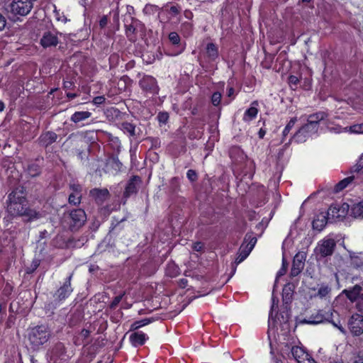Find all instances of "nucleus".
Returning <instances> with one entry per match:
<instances>
[{
    "mask_svg": "<svg viewBox=\"0 0 363 363\" xmlns=\"http://www.w3.org/2000/svg\"><path fill=\"white\" fill-rule=\"evenodd\" d=\"M33 6L30 0H0V10L4 11L11 19L17 16H26Z\"/></svg>",
    "mask_w": 363,
    "mask_h": 363,
    "instance_id": "obj_1",
    "label": "nucleus"
},
{
    "mask_svg": "<svg viewBox=\"0 0 363 363\" xmlns=\"http://www.w3.org/2000/svg\"><path fill=\"white\" fill-rule=\"evenodd\" d=\"M51 336L48 326L41 325L31 328L28 333V340L33 350H38L48 341Z\"/></svg>",
    "mask_w": 363,
    "mask_h": 363,
    "instance_id": "obj_2",
    "label": "nucleus"
},
{
    "mask_svg": "<svg viewBox=\"0 0 363 363\" xmlns=\"http://www.w3.org/2000/svg\"><path fill=\"white\" fill-rule=\"evenodd\" d=\"M7 211L13 216H24L27 221H33L41 217V214L35 210L27 208V201L18 202L12 201L6 203Z\"/></svg>",
    "mask_w": 363,
    "mask_h": 363,
    "instance_id": "obj_3",
    "label": "nucleus"
},
{
    "mask_svg": "<svg viewBox=\"0 0 363 363\" xmlns=\"http://www.w3.org/2000/svg\"><path fill=\"white\" fill-rule=\"evenodd\" d=\"M63 221L72 232H76L85 224L86 215L81 208L74 209L64 213Z\"/></svg>",
    "mask_w": 363,
    "mask_h": 363,
    "instance_id": "obj_4",
    "label": "nucleus"
},
{
    "mask_svg": "<svg viewBox=\"0 0 363 363\" xmlns=\"http://www.w3.org/2000/svg\"><path fill=\"white\" fill-rule=\"evenodd\" d=\"M336 247V242L333 238H324L321 240L315 248V253L320 258L331 256Z\"/></svg>",
    "mask_w": 363,
    "mask_h": 363,
    "instance_id": "obj_5",
    "label": "nucleus"
},
{
    "mask_svg": "<svg viewBox=\"0 0 363 363\" xmlns=\"http://www.w3.org/2000/svg\"><path fill=\"white\" fill-rule=\"evenodd\" d=\"M59 43L58 33L56 30H45L42 33L40 44L43 48H55Z\"/></svg>",
    "mask_w": 363,
    "mask_h": 363,
    "instance_id": "obj_6",
    "label": "nucleus"
},
{
    "mask_svg": "<svg viewBox=\"0 0 363 363\" xmlns=\"http://www.w3.org/2000/svg\"><path fill=\"white\" fill-rule=\"evenodd\" d=\"M306 253L298 252L294 257L292 267L290 272V277L294 278L301 274L305 266Z\"/></svg>",
    "mask_w": 363,
    "mask_h": 363,
    "instance_id": "obj_7",
    "label": "nucleus"
},
{
    "mask_svg": "<svg viewBox=\"0 0 363 363\" xmlns=\"http://www.w3.org/2000/svg\"><path fill=\"white\" fill-rule=\"evenodd\" d=\"M72 274H71L63 282L62 285L55 291L54 297L56 300L62 301L67 298L72 292L73 288L72 287L71 281Z\"/></svg>",
    "mask_w": 363,
    "mask_h": 363,
    "instance_id": "obj_8",
    "label": "nucleus"
},
{
    "mask_svg": "<svg viewBox=\"0 0 363 363\" xmlns=\"http://www.w3.org/2000/svg\"><path fill=\"white\" fill-rule=\"evenodd\" d=\"M139 85L143 91L151 94H157L159 87L156 79L152 76L145 75L140 81Z\"/></svg>",
    "mask_w": 363,
    "mask_h": 363,
    "instance_id": "obj_9",
    "label": "nucleus"
},
{
    "mask_svg": "<svg viewBox=\"0 0 363 363\" xmlns=\"http://www.w3.org/2000/svg\"><path fill=\"white\" fill-rule=\"evenodd\" d=\"M348 211L349 205L347 203H343L340 207L337 205H332L328 208L327 215L329 216V219L334 222L337 219L344 218L347 214Z\"/></svg>",
    "mask_w": 363,
    "mask_h": 363,
    "instance_id": "obj_10",
    "label": "nucleus"
},
{
    "mask_svg": "<svg viewBox=\"0 0 363 363\" xmlns=\"http://www.w3.org/2000/svg\"><path fill=\"white\" fill-rule=\"evenodd\" d=\"M317 132L313 126L306 123L294 135L293 139L298 143H304Z\"/></svg>",
    "mask_w": 363,
    "mask_h": 363,
    "instance_id": "obj_11",
    "label": "nucleus"
},
{
    "mask_svg": "<svg viewBox=\"0 0 363 363\" xmlns=\"http://www.w3.org/2000/svg\"><path fill=\"white\" fill-rule=\"evenodd\" d=\"M348 327L352 335H360L363 333V316L357 313L352 315L349 319Z\"/></svg>",
    "mask_w": 363,
    "mask_h": 363,
    "instance_id": "obj_12",
    "label": "nucleus"
},
{
    "mask_svg": "<svg viewBox=\"0 0 363 363\" xmlns=\"http://www.w3.org/2000/svg\"><path fill=\"white\" fill-rule=\"evenodd\" d=\"M142 183V180L140 177L138 176H133L132 177L129 181L128 182V184L125 186L124 193H123V198L127 199L130 196L137 194L138 190Z\"/></svg>",
    "mask_w": 363,
    "mask_h": 363,
    "instance_id": "obj_13",
    "label": "nucleus"
},
{
    "mask_svg": "<svg viewBox=\"0 0 363 363\" xmlns=\"http://www.w3.org/2000/svg\"><path fill=\"white\" fill-rule=\"evenodd\" d=\"M12 201L16 203L26 201V192L23 186H17L9 194L6 203H11Z\"/></svg>",
    "mask_w": 363,
    "mask_h": 363,
    "instance_id": "obj_14",
    "label": "nucleus"
},
{
    "mask_svg": "<svg viewBox=\"0 0 363 363\" xmlns=\"http://www.w3.org/2000/svg\"><path fill=\"white\" fill-rule=\"evenodd\" d=\"M328 222H333L331 219H329V216L327 215V212H321L318 213L313 219L312 225L315 230L321 231Z\"/></svg>",
    "mask_w": 363,
    "mask_h": 363,
    "instance_id": "obj_15",
    "label": "nucleus"
},
{
    "mask_svg": "<svg viewBox=\"0 0 363 363\" xmlns=\"http://www.w3.org/2000/svg\"><path fill=\"white\" fill-rule=\"evenodd\" d=\"M58 135L52 131L43 133L38 138L39 144L45 147H48L57 141Z\"/></svg>",
    "mask_w": 363,
    "mask_h": 363,
    "instance_id": "obj_16",
    "label": "nucleus"
},
{
    "mask_svg": "<svg viewBox=\"0 0 363 363\" xmlns=\"http://www.w3.org/2000/svg\"><path fill=\"white\" fill-rule=\"evenodd\" d=\"M92 196L97 203L101 204L107 200L110 196L107 189H94L90 191Z\"/></svg>",
    "mask_w": 363,
    "mask_h": 363,
    "instance_id": "obj_17",
    "label": "nucleus"
},
{
    "mask_svg": "<svg viewBox=\"0 0 363 363\" xmlns=\"http://www.w3.org/2000/svg\"><path fill=\"white\" fill-rule=\"evenodd\" d=\"M327 116V113L323 111H319L315 113L311 114L308 116L307 123L313 126V128L318 131L319 123L326 118Z\"/></svg>",
    "mask_w": 363,
    "mask_h": 363,
    "instance_id": "obj_18",
    "label": "nucleus"
},
{
    "mask_svg": "<svg viewBox=\"0 0 363 363\" xmlns=\"http://www.w3.org/2000/svg\"><path fill=\"white\" fill-rule=\"evenodd\" d=\"M362 291V288L361 286L356 284L353 287L350 288L348 289H345L342 293L346 296V297L351 301L355 302L359 299L360 296V293Z\"/></svg>",
    "mask_w": 363,
    "mask_h": 363,
    "instance_id": "obj_19",
    "label": "nucleus"
},
{
    "mask_svg": "<svg viewBox=\"0 0 363 363\" xmlns=\"http://www.w3.org/2000/svg\"><path fill=\"white\" fill-rule=\"evenodd\" d=\"M129 339L131 344L136 347L143 345L147 339V337L141 331H135L130 335Z\"/></svg>",
    "mask_w": 363,
    "mask_h": 363,
    "instance_id": "obj_20",
    "label": "nucleus"
},
{
    "mask_svg": "<svg viewBox=\"0 0 363 363\" xmlns=\"http://www.w3.org/2000/svg\"><path fill=\"white\" fill-rule=\"evenodd\" d=\"M130 19V23H128V21L126 20V22L125 23V34L126 36L129 38L131 41H135L136 40V31H135V18L128 16Z\"/></svg>",
    "mask_w": 363,
    "mask_h": 363,
    "instance_id": "obj_21",
    "label": "nucleus"
},
{
    "mask_svg": "<svg viewBox=\"0 0 363 363\" xmlns=\"http://www.w3.org/2000/svg\"><path fill=\"white\" fill-rule=\"evenodd\" d=\"M121 129L124 133L128 134L130 137L136 138L139 135V131H137L136 125L128 121H124L121 123Z\"/></svg>",
    "mask_w": 363,
    "mask_h": 363,
    "instance_id": "obj_22",
    "label": "nucleus"
},
{
    "mask_svg": "<svg viewBox=\"0 0 363 363\" xmlns=\"http://www.w3.org/2000/svg\"><path fill=\"white\" fill-rule=\"evenodd\" d=\"M291 352L293 357L298 363H301V361L304 360L305 358H308L309 354L301 347L294 346Z\"/></svg>",
    "mask_w": 363,
    "mask_h": 363,
    "instance_id": "obj_23",
    "label": "nucleus"
},
{
    "mask_svg": "<svg viewBox=\"0 0 363 363\" xmlns=\"http://www.w3.org/2000/svg\"><path fill=\"white\" fill-rule=\"evenodd\" d=\"M295 289V286L292 283H288L286 284L282 290V298L283 301L285 303H288L291 302L292 299V296L294 294V291Z\"/></svg>",
    "mask_w": 363,
    "mask_h": 363,
    "instance_id": "obj_24",
    "label": "nucleus"
},
{
    "mask_svg": "<svg viewBox=\"0 0 363 363\" xmlns=\"http://www.w3.org/2000/svg\"><path fill=\"white\" fill-rule=\"evenodd\" d=\"M250 252V250H249L247 248V246H245V242H243L239 249L238 257H236L235 261V264H238L241 263L242 261H244L247 257Z\"/></svg>",
    "mask_w": 363,
    "mask_h": 363,
    "instance_id": "obj_25",
    "label": "nucleus"
},
{
    "mask_svg": "<svg viewBox=\"0 0 363 363\" xmlns=\"http://www.w3.org/2000/svg\"><path fill=\"white\" fill-rule=\"evenodd\" d=\"M206 55L210 60L214 61L218 57V48L213 43H209L206 45Z\"/></svg>",
    "mask_w": 363,
    "mask_h": 363,
    "instance_id": "obj_26",
    "label": "nucleus"
},
{
    "mask_svg": "<svg viewBox=\"0 0 363 363\" xmlns=\"http://www.w3.org/2000/svg\"><path fill=\"white\" fill-rule=\"evenodd\" d=\"M91 116V113L89 111H77L72 115L70 120L71 121L77 123L89 118Z\"/></svg>",
    "mask_w": 363,
    "mask_h": 363,
    "instance_id": "obj_27",
    "label": "nucleus"
},
{
    "mask_svg": "<svg viewBox=\"0 0 363 363\" xmlns=\"http://www.w3.org/2000/svg\"><path fill=\"white\" fill-rule=\"evenodd\" d=\"M324 320L325 318L323 315L321 314L320 312H317L315 314L311 315L308 319L305 318L303 320V323L315 325L323 323Z\"/></svg>",
    "mask_w": 363,
    "mask_h": 363,
    "instance_id": "obj_28",
    "label": "nucleus"
},
{
    "mask_svg": "<svg viewBox=\"0 0 363 363\" xmlns=\"http://www.w3.org/2000/svg\"><path fill=\"white\" fill-rule=\"evenodd\" d=\"M351 216L354 218H363V201L353 205L351 208Z\"/></svg>",
    "mask_w": 363,
    "mask_h": 363,
    "instance_id": "obj_29",
    "label": "nucleus"
},
{
    "mask_svg": "<svg viewBox=\"0 0 363 363\" xmlns=\"http://www.w3.org/2000/svg\"><path fill=\"white\" fill-rule=\"evenodd\" d=\"M331 292V288L325 284H321L318 288L315 296H318L320 298L327 297Z\"/></svg>",
    "mask_w": 363,
    "mask_h": 363,
    "instance_id": "obj_30",
    "label": "nucleus"
},
{
    "mask_svg": "<svg viewBox=\"0 0 363 363\" xmlns=\"http://www.w3.org/2000/svg\"><path fill=\"white\" fill-rule=\"evenodd\" d=\"M354 177L350 176L347 178H345L344 179L339 182L335 187V190L336 192L340 191L343 190L345 188H346L350 183L352 182L354 180Z\"/></svg>",
    "mask_w": 363,
    "mask_h": 363,
    "instance_id": "obj_31",
    "label": "nucleus"
},
{
    "mask_svg": "<svg viewBox=\"0 0 363 363\" xmlns=\"http://www.w3.org/2000/svg\"><path fill=\"white\" fill-rule=\"evenodd\" d=\"M154 320L152 318H147L140 320L135 321L130 325V330H136L140 328L148 325Z\"/></svg>",
    "mask_w": 363,
    "mask_h": 363,
    "instance_id": "obj_32",
    "label": "nucleus"
},
{
    "mask_svg": "<svg viewBox=\"0 0 363 363\" xmlns=\"http://www.w3.org/2000/svg\"><path fill=\"white\" fill-rule=\"evenodd\" d=\"M245 244V246H247V248L252 251L253 247H255V245L257 242V238L255 237L252 236V235L247 233L245 235L244 242Z\"/></svg>",
    "mask_w": 363,
    "mask_h": 363,
    "instance_id": "obj_33",
    "label": "nucleus"
},
{
    "mask_svg": "<svg viewBox=\"0 0 363 363\" xmlns=\"http://www.w3.org/2000/svg\"><path fill=\"white\" fill-rule=\"evenodd\" d=\"M28 173L30 177H36L40 174V167L35 163L30 164L28 167Z\"/></svg>",
    "mask_w": 363,
    "mask_h": 363,
    "instance_id": "obj_34",
    "label": "nucleus"
},
{
    "mask_svg": "<svg viewBox=\"0 0 363 363\" xmlns=\"http://www.w3.org/2000/svg\"><path fill=\"white\" fill-rule=\"evenodd\" d=\"M179 274V267L174 263H169L167 267V274L169 277H174Z\"/></svg>",
    "mask_w": 363,
    "mask_h": 363,
    "instance_id": "obj_35",
    "label": "nucleus"
},
{
    "mask_svg": "<svg viewBox=\"0 0 363 363\" xmlns=\"http://www.w3.org/2000/svg\"><path fill=\"white\" fill-rule=\"evenodd\" d=\"M257 108L255 107H250L246 110L243 119L245 121H251L255 118L257 114Z\"/></svg>",
    "mask_w": 363,
    "mask_h": 363,
    "instance_id": "obj_36",
    "label": "nucleus"
},
{
    "mask_svg": "<svg viewBox=\"0 0 363 363\" xmlns=\"http://www.w3.org/2000/svg\"><path fill=\"white\" fill-rule=\"evenodd\" d=\"M82 194L71 193L68 198L69 203L77 206L81 203Z\"/></svg>",
    "mask_w": 363,
    "mask_h": 363,
    "instance_id": "obj_37",
    "label": "nucleus"
},
{
    "mask_svg": "<svg viewBox=\"0 0 363 363\" xmlns=\"http://www.w3.org/2000/svg\"><path fill=\"white\" fill-rule=\"evenodd\" d=\"M296 121L297 119L296 117L291 118V120L287 123V125H286L285 128L283 130V138H284L289 134L291 128L294 126Z\"/></svg>",
    "mask_w": 363,
    "mask_h": 363,
    "instance_id": "obj_38",
    "label": "nucleus"
},
{
    "mask_svg": "<svg viewBox=\"0 0 363 363\" xmlns=\"http://www.w3.org/2000/svg\"><path fill=\"white\" fill-rule=\"evenodd\" d=\"M222 99V94L219 91H216L212 94L211 103L213 106H218L220 105Z\"/></svg>",
    "mask_w": 363,
    "mask_h": 363,
    "instance_id": "obj_39",
    "label": "nucleus"
},
{
    "mask_svg": "<svg viewBox=\"0 0 363 363\" xmlns=\"http://www.w3.org/2000/svg\"><path fill=\"white\" fill-rule=\"evenodd\" d=\"M363 168V154L359 157L357 164L351 168V172H359Z\"/></svg>",
    "mask_w": 363,
    "mask_h": 363,
    "instance_id": "obj_40",
    "label": "nucleus"
},
{
    "mask_svg": "<svg viewBox=\"0 0 363 363\" xmlns=\"http://www.w3.org/2000/svg\"><path fill=\"white\" fill-rule=\"evenodd\" d=\"M169 40L173 45H178L180 43V37L176 32H171L169 34Z\"/></svg>",
    "mask_w": 363,
    "mask_h": 363,
    "instance_id": "obj_41",
    "label": "nucleus"
},
{
    "mask_svg": "<svg viewBox=\"0 0 363 363\" xmlns=\"http://www.w3.org/2000/svg\"><path fill=\"white\" fill-rule=\"evenodd\" d=\"M135 31L136 34L138 33H141L143 34L145 33V25L139 20L135 18Z\"/></svg>",
    "mask_w": 363,
    "mask_h": 363,
    "instance_id": "obj_42",
    "label": "nucleus"
},
{
    "mask_svg": "<svg viewBox=\"0 0 363 363\" xmlns=\"http://www.w3.org/2000/svg\"><path fill=\"white\" fill-rule=\"evenodd\" d=\"M40 265V260L39 259H34L32 262V264L30 267H28L26 269V273L27 274H31L33 273Z\"/></svg>",
    "mask_w": 363,
    "mask_h": 363,
    "instance_id": "obj_43",
    "label": "nucleus"
},
{
    "mask_svg": "<svg viewBox=\"0 0 363 363\" xmlns=\"http://www.w3.org/2000/svg\"><path fill=\"white\" fill-rule=\"evenodd\" d=\"M350 131L354 133H363V123L352 125Z\"/></svg>",
    "mask_w": 363,
    "mask_h": 363,
    "instance_id": "obj_44",
    "label": "nucleus"
},
{
    "mask_svg": "<svg viewBox=\"0 0 363 363\" xmlns=\"http://www.w3.org/2000/svg\"><path fill=\"white\" fill-rule=\"evenodd\" d=\"M69 189H70V190H72V193H75V194H81V191L82 189V186L80 184H75V183L70 184Z\"/></svg>",
    "mask_w": 363,
    "mask_h": 363,
    "instance_id": "obj_45",
    "label": "nucleus"
},
{
    "mask_svg": "<svg viewBox=\"0 0 363 363\" xmlns=\"http://www.w3.org/2000/svg\"><path fill=\"white\" fill-rule=\"evenodd\" d=\"M123 294L118 295V296H116L113 298V301L110 304V308L111 309H115L117 307L118 303L121 302V299L123 298Z\"/></svg>",
    "mask_w": 363,
    "mask_h": 363,
    "instance_id": "obj_46",
    "label": "nucleus"
},
{
    "mask_svg": "<svg viewBox=\"0 0 363 363\" xmlns=\"http://www.w3.org/2000/svg\"><path fill=\"white\" fill-rule=\"evenodd\" d=\"M186 177L191 182H195L198 178L196 171L193 169L188 170L186 173Z\"/></svg>",
    "mask_w": 363,
    "mask_h": 363,
    "instance_id": "obj_47",
    "label": "nucleus"
},
{
    "mask_svg": "<svg viewBox=\"0 0 363 363\" xmlns=\"http://www.w3.org/2000/svg\"><path fill=\"white\" fill-rule=\"evenodd\" d=\"M55 17L57 21H61L63 23H66L67 21V17L63 14V13H60L58 11H55Z\"/></svg>",
    "mask_w": 363,
    "mask_h": 363,
    "instance_id": "obj_48",
    "label": "nucleus"
},
{
    "mask_svg": "<svg viewBox=\"0 0 363 363\" xmlns=\"http://www.w3.org/2000/svg\"><path fill=\"white\" fill-rule=\"evenodd\" d=\"M157 118L160 123H166L169 118V115L167 113L160 112L159 113Z\"/></svg>",
    "mask_w": 363,
    "mask_h": 363,
    "instance_id": "obj_49",
    "label": "nucleus"
},
{
    "mask_svg": "<svg viewBox=\"0 0 363 363\" xmlns=\"http://www.w3.org/2000/svg\"><path fill=\"white\" fill-rule=\"evenodd\" d=\"M278 302L279 301L277 299L276 300L274 297H272V305L269 313V322L273 320V311L275 307H278Z\"/></svg>",
    "mask_w": 363,
    "mask_h": 363,
    "instance_id": "obj_50",
    "label": "nucleus"
},
{
    "mask_svg": "<svg viewBox=\"0 0 363 363\" xmlns=\"http://www.w3.org/2000/svg\"><path fill=\"white\" fill-rule=\"evenodd\" d=\"M204 245L201 242H196L193 243L192 249L196 252H201L203 250Z\"/></svg>",
    "mask_w": 363,
    "mask_h": 363,
    "instance_id": "obj_51",
    "label": "nucleus"
},
{
    "mask_svg": "<svg viewBox=\"0 0 363 363\" xmlns=\"http://www.w3.org/2000/svg\"><path fill=\"white\" fill-rule=\"evenodd\" d=\"M288 82L289 85L293 87V86H296L299 82L297 77L294 75H291L288 78Z\"/></svg>",
    "mask_w": 363,
    "mask_h": 363,
    "instance_id": "obj_52",
    "label": "nucleus"
},
{
    "mask_svg": "<svg viewBox=\"0 0 363 363\" xmlns=\"http://www.w3.org/2000/svg\"><path fill=\"white\" fill-rule=\"evenodd\" d=\"M147 140L151 142L152 147H158L160 146V140L158 138H148Z\"/></svg>",
    "mask_w": 363,
    "mask_h": 363,
    "instance_id": "obj_53",
    "label": "nucleus"
},
{
    "mask_svg": "<svg viewBox=\"0 0 363 363\" xmlns=\"http://www.w3.org/2000/svg\"><path fill=\"white\" fill-rule=\"evenodd\" d=\"M106 98L104 96H99L94 98L93 103L94 104L99 106L104 104Z\"/></svg>",
    "mask_w": 363,
    "mask_h": 363,
    "instance_id": "obj_54",
    "label": "nucleus"
},
{
    "mask_svg": "<svg viewBox=\"0 0 363 363\" xmlns=\"http://www.w3.org/2000/svg\"><path fill=\"white\" fill-rule=\"evenodd\" d=\"M180 11H181V8L178 5H177V6H172L170 7V9H169V12L173 16H177V14H179L180 13Z\"/></svg>",
    "mask_w": 363,
    "mask_h": 363,
    "instance_id": "obj_55",
    "label": "nucleus"
},
{
    "mask_svg": "<svg viewBox=\"0 0 363 363\" xmlns=\"http://www.w3.org/2000/svg\"><path fill=\"white\" fill-rule=\"evenodd\" d=\"M235 153H240L241 155H242V152L239 147L234 146L230 149L229 154L230 157H233V155Z\"/></svg>",
    "mask_w": 363,
    "mask_h": 363,
    "instance_id": "obj_56",
    "label": "nucleus"
},
{
    "mask_svg": "<svg viewBox=\"0 0 363 363\" xmlns=\"http://www.w3.org/2000/svg\"><path fill=\"white\" fill-rule=\"evenodd\" d=\"M6 24V18H5V16H3V14H1L0 13V31L2 30L5 28Z\"/></svg>",
    "mask_w": 363,
    "mask_h": 363,
    "instance_id": "obj_57",
    "label": "nucleus"
},
{
    "mask_svg": "<svg viewBox=\"0 0 363 363\" xmlns=\"http://www.w3.org/2000/svg\"><path fill=\"white\" fill-rule=\"evenodd\" d=\"M108 23V18L107 16H104L99 21V26L101 28H104Z\"/></svg>",
    "mask_w": 363,
    "mask_h": 363,
    "instance_id": "obj_58",
    "label": "nucleus"
},
{
    "mask_svg": "<svg viewBox=\"0 0 363 363\" xmlns=\"http://www.w3.org/2000/svg\"><path fill=\"white\" fill-rule=\"evenodd\" d=\"M332 323H333V325L335 327L337 328H338V329H339V330H340L342 333H345V328H344L342 327V325H341V323H340V320H338V322H337V323L334 322V321H332Z\"/></svg>",
    "mask_w": 363,
    "mask_h": 363,
    "instance_id": "obj_59",
    "label": "nucleus"
},
{
    "mask_svg": "<svg viewBox=\"0 0 363 363\" xmlns=\"http://www.w3.org/2000/svg\"><path fill=\"white\" fill-rule=\"evenodd\" d=\"M287 269H285L284 267H281L279 272H277L276 281L281 276L284 275L286 272Z\"/></svg>",
    "mask_w": 363,
    "mask_h": 363,
    "instance_id": "obj_60",
    "label": "nucleus"
},
{
    "mask_svg": "<svg viewBox=\"0 0 363 363\" xmlns=\"http://www.w3.org/2000/svg\"><path fill=\"white\" fill-rule=\"evenodd\" d=\"M76 152L77 153L79 158L81 159L82 160H84V157H86V153L83 150L77 149Z\"/></svg>",
    "mask_w": 363,
    "mask_h": 363,
    "instance_id": "obj_61",
    "label": "nucleus"
},
{
    "mask_svg": "<svg viewBox=\"0 0 363 363\" xmlns=\"http://www.w3.org/2000/svg\"><path fill=\"white\" fill-rule=\"evenodd\" d=\"M89 335H90V332L86 329H83L80 333V335L83 338H87L89 336Z\"/></svg>",
    "mask_w": 363,
    "mask_h": 363,
    "instance_id": "obj_62",
    "label": "nucleus"
},
{
    "mask_svg": "<svg viewBox=\"0 0 363 363\" xmlns=\"http://www.w3.org/2000/svg\"><path fill=\"white\" fill-rule=\"evenodd\" d=\"M301 363H316V362L308 355V358H305L304 360H301Z\"/></svg>",
    "mask_w": 363,
    "mask_h": 363,
    "instance_id": "obj_63",
    "label": "nucleus"
},
{
    "mask_svg": "<svg viewBox=\"0 0 363 363\" xmlns=\"http://www.w3.org/2000/svg\"><path fill=\"white\" fill-rule=\"evenodd\" d=\"M353 363H363V357H358Z\"/></svg>",
    "mask_w": 363,
    "mask_h": 363,
    "instance_id": "obj_64",
    "label": "nucleus"
}]
</instances>
